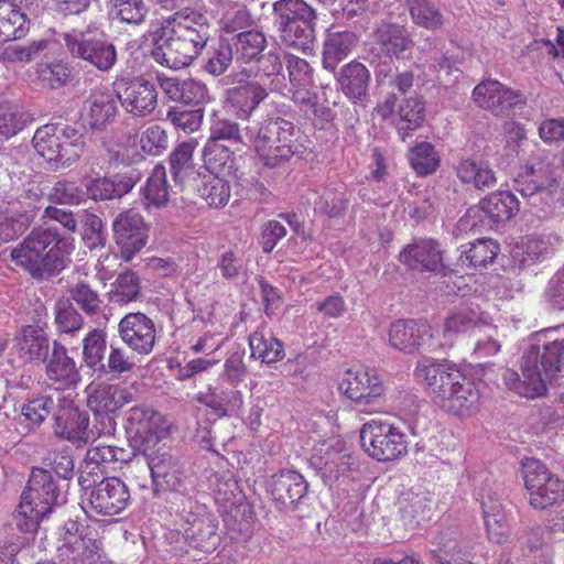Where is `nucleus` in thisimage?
Listing matches in <instances>:
<instances>
[{
    "label": "nucleus",
    "mask_w": 564,
    "mask_h": 564,
    "mask_svg": "<svg viewBox=\"0 0 564 564\" xmlns=\"http://www.w3.org/2000/svg\"><path fill=\"white\" fill-rule=\"evenodd\" d=\"M151 36V57L164 67L182 69L202 54L212 36V24L206 11L184 7L163 18Z\"/></svg>",
    "instance_id": "1"
},
{
    "label": "nucleus",
    "mask_w": 564,
    "mask_h": 564,
    "mask_svg": "<svg viewBox=\"0 0 564 564\" xmlns=\"http://www.w3.org/2000/svg\"><path fill=\"white\" fill-rule=\"evenodd\" d=\"M549 334L539 333L530 339L521 358V376L512 369L502 373L505 386L520 397L542 395L546 381L564 373V338L550 339Z\"/></svg>",
    "instance_id": "2"
},
{
    "label": "nucleus",
    "mask_w": 564,
    "mask_h": 564,
    "mask_svg": "<svg viewBox=\"0 0 564 564\" xmlns=\"http://www.w3.org/2000/svg\"><path fill=\"white\" fill-rule=\"evenodd\" d=\"M414 375L433 403L442 410L465 415L476 409L479 393L474 382L455 366L423 358L417 361Z\"/></svg>",
    "instance_id": "3"
},
{
    "label": "nucleus",
    "mask_w": 564,
    "mask_h": 564,
    "mask_svg": "<svg viewBox=\"0 0 564 564\" xmlns=\"http://www.w3.org/2000/svg\"><path fill=\"white\" fill-rule=\"evenodd\" d=\"M74 246L56 228H34L11 251L12 262L34 280L44 281L62 272Z\"/></svg>",
    "instance_id": "4"
},
{
    "label": "nucleus",
    "mask_w": 564,
    "mask_h": 564,
    "mask_svg": "<svg viewBox=\"0 0 564 564\" xmlns=\"http://www.w3.org/2000/svg\"><path fill=\"white\" fill-rule=\"evenodd\" d=\"M273 28L278 43L301 53L316 43L317 11L305 0H278L272 4Z\"/></svg>",
    "instance_id": "5"
},
{
    "label": "nucleus",
    "mask_w": 564,
    "mask_h": 564,
    "mask_svg": "<svg viewBox=\"0 0 564 564\" xmlns=\"http://www.w3.org/2000/svg\"><path fill=\"white\" fill-rule=\"evenodd\" d=\"M246 137L253 145L262 163L270 167H282L301 153L302 133L295 126L284 119H267L258 127H247Z\"/></svg>",
    "instance_id": "6"
},
{
    "label": "nucleus",
    "mask_w": 564,
    "mask_h": 564,
    "mask_svg": "<svg viewBox=\"0 0 564 564\" xmlns=\"http://www.w3.org/2000/svg\"><path fill=\"white\" fill-rule=\"evenodd\" d=\"M66 492L54 481L44 468H33L15 514V523L21 532L33 533L54 506L64 505Z\"/></svg>",
    "instance_id": "7"
},
{
    "label": "nucleus",
    "mask_w": 564,
    "mask_h": 564,
    "mask_svg": "<svg viewBox=\"0 0 564 564\" xmlns=\"http://www.w3.org/2000/svg\"><path fill=\"white\" fill-rule=\"evenodd\" d=\"M35 151L54 169L75 163L84 152V140L79 131L66 124L40 127L32 139Z\"/></svg>",
    "instance_id": "8"
},
{
    "label": "nucleus",
    "mask_w": 564,
    "mask_h": 564,
    "mask_svg": "<svg viewBox=\"0 0 564 564\" xmlns=\"http://www.w3.org/2000/svg\"><path fill=\"white\" fill-rule=\"evenodd\" d=\"M513 183L514 189L540 212L546 213L555 200L557 176L547 155L521 166Z\"/></svg>",
    "instance_id": "9"
},
{
    "label": "nucleus",
    "mask_w": 564,
    "mask_h": 564,
    "mask_svg": "<svg viewBox=\"0 0 564 564\" xmlns=\"http://www.w3.org/2000/svg\"><path fill=\"white\" fill-rule=\"evenodd\" d=\"M360 444L368 456L379 462L394 460L408 453L404 433L393 424L376 419L362 424Z\"/></svg>",
    "instance_id": "10"
},
{
    "label": "nucleus",
    "mask_w": 564,
    "mask_h": 564,
    "mask_svg": "<svg viewBox=\"0 0 564 564\" xmlns=\"http://www.w3.org/2000/svg\"><path fill=\"white\" fill-rule=\"evenodd\" d=\"M339 391L350 399L359 412H378L384 403V386L376 370H347L339 382Z\"/></svg>",
    "instance_id": "11"
},
{
    "label": "nucleus",
    "mask_w": 564,
    "mask_h": 564,
    "mask_svg": "<svg viewBox=\"0 0 564 564\" xmlns=\"http://www.w3.org/2000/svg\"><path fill=\"white\" fill-rule=\"evenodd\" d=\"M62 36L72 57L83 59L101 72L109 70L117 61L116 47L102 32L70 30Z\"/></svg>",
    "instance_id": "12"
},
{
    "label": "nucleus",
    "mask_w": 564,
    "mask_h": 564,
    "mask_svg": "<svg viewBox=\"0 0 564 564\" xmlns=\"http://www.w3.org/2000/svg\"><path fill=\"white\" fill-rule=\"evenodd\" d=\"M521 473L533 508L546 509L563 499L564 480L553 475L539 459H523Z\"/></svg>",
    "instance_id": "13"
},
{
    "label": "nucleus",
    "mask_w": 564,
    "mask_h": 564,
    "mask_svg": "<svg viewBox=\"0 0 564 564\" xmlns=\"http://www.w3.org/2000/svg\"><path fill=\"white\" fill-rule=\"evenodd\" d=\"M126 431L139 452H149L160 445L169 434L164 417L150 406H133L126 414Z\"/></svg>",
    "instance_id": "14"
},
{
    "label": "nucleus",
    "mask_w": 564,
    "mask_h": 564,
    "mask_svg": "<svg viewBox=\"0 0 564 564\" xmlns=\"http://www.w3.org/2000/svg\"><path fill=\"white\" fill-rule=\"evenodd\" d=\"M133 389L134 383L127 387L109 382H100L96 386L90 384L87 388V405L93 412L101 414L102 420L107 421L102 431L104 434H112L116 430V422L109 416V413H115L123 405L137 399Z\"/></svg>",
    "instance_id": "15"
},
{
    "label": "nucleus",
    "mask_w": 564,
    "mask_h": 564,
    "mask_svg": "<svg viewBox=\"0 0 564 564\" xmlns=\"http://www.w3.org/2000/svg\"><path fill=\"white\" fill-rule=\"evenodd\" d=\"M59 536L58 564H96L100 560L99 542L86 538L76 521H67L63 525Z\"/></svg>",
    "instance_id": "16"
},
{
    "label": "nucleus",
    "mask_w": 564,
    "mask_h": 564,
    "mask_svg": "<svg viewBox=\"0 0 564 564\" xmlns=\"http://www.w3.org/2000/svg\"><path fill=\"white\" fill-rule=\"evenodd\" d=\"M520 210V204L514 194L508 191L495 192L482 198L478 205L470 207L459 220L463 229H473L478 221L487 218L491 224L510 220Z\"/></svg>",
    "instance_id": "17"
},
{
    "label": "nucleus",
    "mask_w": 564,
    "mask_h": 564,
    "mask_svg": "<svg viewBox=\"0 0 564 564\" xmlns=\"http://www.w3.org/2000/svg\"><path fill=\"white\" fill-rule=\"evenodd\" d=\"M477 500L482 510L488 538L502 544L510 536V516L503 505V491L492 484L484 485L478 491Z\"/></svg>",
    "instance_id": "18"
},
{
    "label": "nucleus",
    "mask_w": 564,
    "mask_h": 564,
    "mask_svg": "<svg viewBox=\"0 0 564 564\" xmlns=\"http://www.w3.org/2000/svg\"><path fill=\"white\" fill-rule=\"evenodd\" d=\"M113 238L124 261H130L145 245L149 228L138 212L126 209L112 223Z\"/></svg>",
    "instance_id": "19"
},
{
    "label": "nucleus",
    "mask_w": 564,
    "mask_h": 564,
    "mask_svg": "<svg viewBox=\"0 0 564 564\" xmlns=\"http://www.w3.org/2000/svg\"><path fill=\"white\" fill-rule=\"evenodd\" d=\"M87 496L91 511L107 517L121 513L131 501L128 486L117 477L101 479Z\"/></svg>",
    "instance_id": "20"
},
{
    "label": "nucleus",
    "mask_w": 564,
    "mask_h": 564,
    "mask_svg": "<svg viewBox=\"0 0 564 564\" xmlns=\"http://www.w3.org/2000/svg\"><path fill=\"white\" fill-rule=\"evenodd\" d=\"M444 251L434 239H419L405 246L399 260L411 270L447 275L452 270L445 264Z\"/></svg>",
    "instance_id": "21"
},
{
    "label": "nucleus",
    "mask_w": 564,
    "mask_h": 564,
    "mask_svg": "<svg viewBox=\"0 0 564 564\" xmlns=\"http://www.w3.org/2000/svg\"><path fill=\"white\" fill-rule=\"evenodd\" d=\"M267 490L276 509L293 511L307 496L308 482L295 470H281L268 480Z\"/></svg>",
    "instance_id": "22"
},
{
    "label": "nucleus",
    "mask_w": 564,
    "mask_h": 564,
    "mask_svg": "<svg viewBox=\"0 0 564 564\" xmlns=\"http://www.w3.org/2000/svg\"><path fill=\"white\" fill-rule=\"evenodd\" d=\"M473 99L478 107L495 116L508 115L513 108L525 104V97L521 91L511 89L496 79L479 83L473 90Z\"/></svg>",
    "instance_id": "23"
},
{
    "label": "nucleus",
    "mask_w": 564,
    "mask_h": 564,
    "mask_svg": "<svg viewBox=\"0 0 564 564\" xmlns=\"http://www.w3.org/2000/svg\"><path fill=\"white\" fill-rule=\"evenodd\" d=\"M57 410L54 413V432L74 444H86L89 440V415L74 405L69 397L57 399Z\"/></svg>",
    "instance_id": "24"
},
{
    "label": "nucleus",
    "mask_w": 564,
    "mask_h": 564,
    "mask_svg": "<svg viewBox=\"0 0 564 564\" xmlns=\"http://www.w3.org/2000/svg\"><path fill=\"white\" fill-rule=\"evenodd\" d=\"M121 340L138 355H149L155 345L156 329L154 322L144 313L126 314L118 324Z\"/></svg>",
    "instance_id": "25"
},
{
    "label": "nucleus",
    "mask_w": 564,
    "mask_h": 564,
    "mask_svg": "<svg viewBox=\"0 0 564 564\" xmlns=\"http://www.w3.org/2000/svg\"><path fill=\"white\" fill-rule=\"evenodd\" d=\"M116 96L123 109L133 117L150 116L158 106L154 84L142 78L116 84Z\"/></svg>",
    "instance_id": "26"
},
{
    "label": "nucleus",
    "mask_w": 564,
    "mask_h": 564,
    "mask_svg": "<svg viewBox=\"0 0 564 564\" xmlns=\"http://www.w3.org/2000/svg\"><path fill=\"white\" fill-rule=\"evenodd\" d=\"M141 177L142 174L139 170L131 169L109 177H84L82 184L86 188V197L98 202L124 196L134 187Z\"/></svg>",
    "instance_id": "27"
},
{
    "label": "nucleus",
    "mask_w": 564,
    "mask_h": 564,
    "mask_svg": "<svg viewBox=\"0 0 564 564\" xmlns=\"http://www.w3.org/2000/svg\"><path fill=\"white\" fill-rule=\"evenodd\" d=\"M155 488L159 490L180 491L183 485L181 467L163 445L143 452Z\"/></svg>",
    "instance_id": "28"
},
{
    "label": "nucleus",
    "mask_w": 564,
    "mask_h": 564,
    "mask_svg": "<svg viewBox=\"0 0 564 564\" xmlns=\"http://www.w3.org/2000/svg\"><path fill=\"white\" fill-rule=\"evenodd\" d=\"M488 314L478 305L460 306L453 311L443 323L442 345L452 347L459 335L481 330V323H487Z\"/></svg>",
    "instance_id": "29"
},
{
    "label": "nucleus",
    "mask_w": 564,
    "mask_h": 564,
    "mask_svg": "<svg viewBox=\"0 0 564 564\" xmlns=\"http://www.w3.org/2000/svg\"><path fill=\"white\" fill-rule=\"evenodd\" d=\"M43 361L47 379L58 390L74 388L80 381L75 360L68 356L67 349L61 343H53L51 354Z\"/></svg>",
    "instance_id": "30"
},
{
    "label": "nucleus",
    "mask_w": 564,
    "mask_h": 564,
    "mask_svg": "<svg viewBox=\"0 0 564 564\" xmlns=\"http://www.w3.org/2000/svg\"><path fill=\"white\" fill-rule=\"evenodd\" d=\"M373 41L390 58H400L411 50L413 41L404 25L386 20L378 22L373 30Z\"/></svg>",
    "instance_id": "31"
},
{
    "label": "nucleus",
    "mask_w": 564,
    "mask_h": 564,
    "mask_svg": "<svg viewBox=\"0 0 564 564\" xmlns=\"http://www.w3.org/2000/svg\"><path fill=\"white\" fill-rule=\"evenodd\" d=\"M163 93L173 101L186 105H202L209 100L207 86L197 79L176 77H158Z\"/></svg>",
    "instance_id": "32"
},
{
    "label": "nucleus",
    "mask_w": 564,
    "mask_h": 564,
    "mask_svg": "<svg viewBox=\"0 0 564 564\" xmlns=\"http://www.w3.org/2000/svg\"><path fill=\"white\" fill-rule=\"evenodd\" d=\"M186 523L184 536L189 546L204 553H212L219 546L218 524L213 517L196 514L192 521L186 519Z\"/></svg>",
    "instance_id": "33"
},
{
    "label": "nucleus",
    "mask_w": 564,
    "mask_h": 564,
    "mask_svg": "<svg viewBox=\"0 0 564 564\" xmlns=\"http://www.w3.org/2000/svg\"><path fill=\"white\" fill-rule=\"evenodd\" d=\"M430 332L431 327L426 323L400 319L390 326L389 344L394 349L410 354L422 344L423 337Z\"/></svg>",
    "instance_id": "34"
},
{
    "label": "nucleus",
    "mask_w": 564,
    "mask_h": 564,
    "mask_svg": "<svg viewBox=\"0 0 564 564\" xmlns=\"http://www.w3.org/2000/svg\"><path fill=\"white\" fill-rule=\"evenodd\" d=\"M197 401L209 408L217 417L236 413L243 404L239 390L224 387H209L206 392L198 393Z\"/></svg>",
    "instance_id": "35"
},
{
    "label": "nucleus",
    "mask_w": 564,
    "mask_h": 564,
    "mask_svg": "<svg viewBox=\"0 0 564 564\" xmlns=\"http://www.w3.org/2000/svg\"><path fill=\"white\" fill-rule=\"evenodd\" d=\"M357 43L358 36L351 31L329 32L324 41V68L334 72L336 66L351 54Z\"/></svg>",
    "instance_id": "36"
},
{
    "label": "nucleus",
    "mask_w": 564,
    "mask_h": 564,
    "mask_svg": "<svg viewBox=\"0 0 564 564\" xmlns=\"http://www.w3.org/2000/svg\"><path fill=\"white\" fill-rule=\"evenodd\" d=\"M17 351L24 361H43L50 349L48 337L36 326H26L15 338Z\"/></svg>",
    "instance_id": "37"
},
{
    "label": "nucleus",
    "mask_w": 564,
    "mask_h": 564,
    "mask_svg": "<svg viewBox=\"0 0 564 564\" xmlns=\"http://www.w3.org/2000/svg\"><path fill=\"white\" fill-rule=\"evenodd\" d=\"M370 77L369 69L362 63L352 61L341 67L337 82L349 99L360 100L367 95Z\"/></svg>",
    "instance_id": "38"
},
{
    "label": "nucleus",
    "mask_w": 564,
    "mask_h": 564,
    "mask_svg": "<svg viewBox=\"0 0 564 564\" xmlns=\"http://www.w3.org/2000/svg\"><path fill=\"white\" fill-rule=\"evenodd\" d=\"M498 252L499 246L495 240L478 239L471 242L468 249L462 251L455 271L486 268L496 259Z\"/></svg>",
    "instance_id": "39"
},
{
    "label": "nucleus",
    "mask_w": 564,
    "mask_h": 564,
    "mask_svg": "<svg viewBox=\"0 0 564 564\" xmlns=\"http://www.w3.org/2000/svg\"><path fill=\"white\" fill-rule=\"evenodd\" d=\"M23 9L26 8L0 0V36L4 42L12 43L26 34L29 21Z\"/></svg>",
    "instance_id": "40"
},
{
    "label": "nucleus",
    "mask_w": 564,
    "mask_h": 564,
    "mask_svg": "<svg viewBox=\"0 0 564 564\" xmlns=\"http://www.w3.org/2000/svg\"><path fill=\"white\" fill-rule=\"evenodd\" d=\"M228 100L238 113L248 118L252 111L268 96V89L258 82H249L230 88L227 93Z\"/></svg>",
    "instance_id": "41"
},
{
    "label": "nucleus",
    "mask_w": 564,
    "mask_h": 564,
    "mask_svg": "<svg viewBox=\"0 0 564 564\" xmlns=\"http://www.w3.org/2000/svg\"><path fill=\"white\" fill-rule=\"evenodd\" d=\"M88 123L91 129L100 130L110 123L117 112V104L112 94L106 91H93L87 101Z\"/></svg>",
    "instance_id": "42"
},
{
    "label": "nucleus",
    "mask_w": 564,
    "mask_h": 564,
    "mask_svg": "<svg viewBox=\"0 0 564 564\" xmlns=\"http://www.w3.org/2000/svg\"><path fill=\"white\" fill-rule=\"evenodd\" d=\"M351 459V456L347 453L328 448L324 456H312L310 465L321 473L325 481H332L350 470Z\"/></svg>",
    "instance_id": "43"
},
{
    "label": "nucleus",
    "mask_w": 564,
    "mask_h": 564,
    "mask_svg": "<svg viewBox=\"0 0 564 564\" xmlns=\"http://www.w3.org/2000/svg\"><path fill=\"white\" fill-rule=\"evenodd\" d=\"M256 62L254 77L267 89L280 91L286 87L285 77L282 73L283 64L275 52L261 54Z\"/></svg>",
    "instance_id": "44"
},
{
    "label": "nucleus",
    "mask_w": 564,
    "mask_h": 564,
    "mask_svg": "<svg viewBox=\"0 0 564 564\" xmlns=\"http://www.w3.org/2000/svg\"><path fill=\"white\" fill-rule=\"evenodd\" d=\"M412 22L429 31L442 30L446 18L434 0H406Z\"/></svg>",
    "instance_id": "45"
},
{
    "label": "nucleus",
    "mask_w": 564,
    "mask_h": 564,
    "mask_svg": "<svg viewBox=\"0 0 564 564\" xmlns=\"http://www.w3.org/2000/svg\"><path fill=\"white\" fill-rule=\"evenodd\" d=\"M456 174L460 182L478 189L492 187L497 182L494 171L487 163L469 158L458 162Z\"/></svg>",
    "instance_id": "46"
},
{
    "label": "nucleus",
    "mask_w": 564,
    "mask_h": 564,
    "mask_svg": "<svg viewBox=\"0 0 564 564\" xmlns=\"http://www.w3.org/2000/svg\"><path fill=\"white\" fill-rule=\"evenodd\" d=\"M249 347L251 357L264 364H273L284 357L282 343L271 334H267L264 328H259L249 336Z\"/></svg>",
    "instance_id": "47"
},
{
    "label": "nucleus",
    "mask_w": 564,
    "mask_h": 564,
    "mask_svg": "<svg viewBox=\"0 0 564 564\" xmlns=\"http://www.w3.org/2000/svg\"><path fill=\"white\" fill-rule=\"evenodd\" d=\"M198 195L212 207L225 206L230 197L229 183L213 172L199 174Z\"/></svg>",
    "instance_id": "48"
},
{
    "label": "nucleus",
    "mask_w": 564,
    "mask_h": 564,
    "mask_svg": "<svg viewBox=\"0 0 564 564\" xmlns=\"http://www.w3.org/2000/svg\"><path fill=\"white\" fill-rule=\"evenodd\" d=\"M51 44L47 39L34 40L28 44L8 43L0 46V59L9 63H29L47 51Z\"/></svg>",
    "instance_id": "49"
},
{
    "label": "nucleus",
    "mask_w": 564,
    "mask_h": 564,
    "mask_svg": "<svg viewBox=\"0 0 564 564\" xmlns=\"http://www.w3.org/2000/svg\"><path fill=\"white\" fill-rule=\"evenodd\" d=\"M197 147L195 139L178 144L170 154L171 173L176 183H184L194 174L193 153Z\"/></svg>",
    "instance_id": "50"
},
{
    "label": "nucleus",
    "mask_w": 564,
    "mask_h": 564,
    "mask_svg": "<svg viewBox=\"0 0 564 564\" xmlns=\"http://www.w3.org/2000/svg\"><path fill=\"white\" fill-rule=\"evenodd\" d=\"M397 129L404 138L410 135L414 130L420 128L424 121L425 107L419 97H410L404 99L398 112Z\"/></svg>",
    "instance_id": "51"
},
{
    "label": "nucleus",
    "mask_w": 564,
    "mask_h": 564,
    "mask_svg": "<svg viewBox=\"0 0 564 564\" xmlns=\"http://www.w3.org/2000/svg\"><path fill=\"white\" fill-rule=\"evenodd\" d=\"M109 14L113 20L129 25L142 24L149 13L143 0H109Z\"/></svg>",
    "instance_id": "52"
},
{
    "label": "nucleus",
    "mask_w": 564,
    "mask_h": 564,
    "mask_svg": "<svg viewBox=\"0 0 564 564\" xmlns=\"http://www.w3.org/2000/svg\"><path fill=\"white\" fill-rule=\"evenodd\" d=\"M35 74L43 86L58 89L68 83L72 67L62 59L40 62L36 64Z\"/></svg>",
    "instance_id": "53"
},
{
    "label": "nucleus",
    "mask_w": 564,
    "mask_h": 564,
    "mask_svg": "<svg viewBox=\"0 0 564 564\" xmlns=\"http://www.w3.org/2000/svg\"><path fill=\"white\" fill-rule=\"evenodd\" d=\"M141 297L140 278L137 273L128 270L118 275L111 284L109 299L119 305H127Z\"/></svg>",
    "instance_id": "54"
},
{
    "label": "nucleus",
    "mask_w": 564,
    "mask_h": 564,
    "mask_svg": "<svg viewBox=\"0 0 564 564\" xmlns=\"http://www.w3.org/2000/svg\"><path fill=\"white\" fill-rule=\"evenodd\" d=\"M237 61L250 63L257 59L267 46V37L262 31H243L236 36Z\"/></svg>",
    "instance_id": "55"
},
{
    "label": "nucleus",
    "mask_w": 564,
    "mask_h": 564,
    "mask_svg": "<svg viewBox=\"0 0 564 564\" xmlns=\"http://www.w3.org/2000/svg\"><path fill=\"white\" fill-rule=\"evenodd\" d=\"M55 402L52 397L42 395L28 400L20 406V423H26L30 430L39 427L52 413Z\"/></svg>",
    "instance_id": "56"
},
{
    "label": "nucleus",
    "mask_w": 564,
    "mask_h": 564,
    "mask_svg": "<svg viewBox=\"0 0 564 564\" xmlns=\"http://www.w3.org/2000/svg\"><path fill=\"white\" fill-rule=\"evenodd\" d=\"M409 160L415 173L426 176L434 173L440 166V156L429 142L417 143L410 150Z\"/></svg>",
    "instance_id": "57"
},
{
    "label": "nucleus",
    "mask_w": 564,
    "mask_h": 564,
    "mask_svg": "<svg viewBox=\"0 0 564 564\" xmlns=\"http://www.w3.org/2000/svg\"><path fill=\"white\" fill-rule=\"evenodd\" d=\"M106 347V335L102 330L93 329L85 336L83 339V357L87 367L101 370Z\"/></svg>",
    "instance_id": "58"
},
{
    "label": "nucleus",
    "mask_w": 564,
    "mask_h": 564,
    "mask_svg": "<svg viewBox=\"0 0 564 564\" xmlns=\"http://www.w3.org/2000/svg\"><path fill=\"white\" fill-rule=\"evenodd\" d=\"M143 196L149 204L155 207L166 205L169 200V189L166 181V170L163 165H155L143 188Z\"/></svg>",
    "instance_id": "59"
},
{
    "label": "nucleus",
    "mask_w": 564,
    "mask_h": 564,
    "mask_svg": "<svg viewBox=\"0 0 564 564\" xmlns=\"http://www.w3.org/2000/svg\"><path fill=\"white\" fill-rule=\"evenodd\" d=\"M203 158L207 172L216 174L226 170L230 171L232 167L234 152L223 143L207 141L204 147Z\"/></svg>",
    "instance_id": "60"
},
{
    "label": "nucleus",
    "mask_w": 564,
    "mask_h": 564,
    "mask_svg": "<svg viewBox=\"0 0 564 564\" xmlns=\"http://www.w3.org/2000/svg\"><path fill=\"white\" fill-rule=\"evenodd\" d=\"M481 330H477V337L473 356L477 359L486 358L498 354L501 349L499 340V330L490 322V316H487V323H481Z\"/></svg>",
    "instance_id": "61"
},
{
    "label": "nucleus",
    "mask_w": 564,
    "mask_h": 564,
    "mask_svg": "<svg viewBox=\"0 0 564 564\" xmlns=\"http://www.w3.org/2000/svg\"><path fill=\"white\" fill-rule=\"evenodd\" d=\"M348 206V199L344 192L325 189L314 202V212L328 218L344 216Z\"/></svg>",
    "instance_id": "62"
},
{
    "label": "nucleus",
    "mask_w": 564,
    "mask_h": 564,
    "mask_svg": "<svg viewBox=\"0 0 564 564\" xmlns=\"http://www.w3.org/2000/svg\"><path fill=\"white\" fill-rule=\"evenodd\" d=\"M135 368V358L127 348L110 344L107 361L104 362L100 371L107 375L122 376L133 372Z\"/></svg>",
    "instance_id": "63"
},
{
    "label": "nucleus",
    "mask_w": 564,
    "mask_h": 564,
    "mask_svg": "<svg viewBox=\"0 0 564 564\" xmlns=\"http://www.w3.org/2000/svg\"><path fill=\"white\" fill-rule=\"evenodd\" d=\"M69 295L86 315L96 316L101 313L104 302L97 291L93 290L89 284L85 282L76 283L69 288Z\"/></svg>",
    "instance_id": "64"
}]
</instances>
